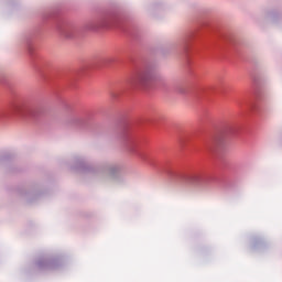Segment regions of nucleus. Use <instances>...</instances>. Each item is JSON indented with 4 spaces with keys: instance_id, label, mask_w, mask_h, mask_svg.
Instances as JSON below:
<instances>
[{
    "instance_id": "obj_1",
    "label": "nucleus",
    "mask_w": 282,
    "mask_h": 282,
    "mask_svg": "<svg viewBox=\"0 0 282 282\" xmlns=\"http://www.w3.org/2000/svg\"><path fill=\"white\" fill-rule=\"evenodd\" d=\"M156 74L154 69L145 68L139 70L135 75H133L129 83L130 85H139L140 87H147V85H151L153 80H155Z\"/></svg>"
},
{
    "instance_id": "obj_2",
    "label": "nucleus",
    "mask_w": 282,
    "mask_h": 282,
    "mask_svg": "<svg viewBox=\"0 0 282 282\" xmlns=\"http://www.w3.org/2000/svg\"><path fill=\"white\" fill-rule=\"evenodd\" d=\"M118 171H120V167H111L110 170H108L109 175H113V173H118Z\"/></svg>"
}]
</instances>
